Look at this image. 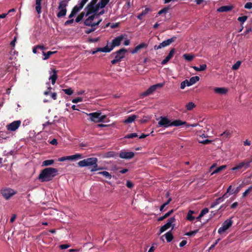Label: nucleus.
<instances>
[{
	"label": "nucleus",
	"mask_w": 252,
	"mask_h": 252,
	"mask_svg": "<svg viewBox=\"0 0 252 252\" xmlns=\"http://www.w3.org/2000/svg\"><path fill=\"white\" fill-rule=\"evenodd\" d=\"M98 158H88L80 160L78 163L80 167H88L91 172L99 171L103 168L99 166L97 164Z\"/></svg>",
	"instance_id": "f257e3e1"
},
{
	"label": "nucleus",
	"mask_w": 252,
	"mask_h": 252,
	"mask_svg": "<svg viewBox=\"0 0 252 252\" xmlns=\"http://www.w3.org/2000/svg\"><path fill=\"white\" fill-rule=\"evenodd\" d=\"M58 174V170L57 168H46L42 169L40 174H39L38 178L41 182H50Z\"/></svg>",
	"instance_id": "f03ea898"
},
{
	"label": "nucleus",
	"mask_w": 252,
	"mask_h": 252,
	"mask_svg": "<svg viewBox=\"0 0 252 252\" xmlns=\"http://www.w3.org/2000/svg\"><path fill=\"white\" fill-rule=\"evenodd\" d=\"M184 124H187L186 122H183L181 120H176L173 122L167 119V117L161 116L158 122L159 127H168L170 126H180Z\"/></svg>",
	"instance_id": "7ed1b4c3"
},
{
	"label": "nucleus",
	"mask_w": 252,
	"mask_h": 252,
	"mask_svg": "<svg viewBox=\"0 0 252 252\" xmlns=\"http://www.w3.org/2000/svg\"><path fill=\"white\" fill-rule=\"evenodd\" d=\"M90 117V120L95 123L103 122L104 121L106 116L102 115V113L100 111H96L94 113H91L88 114Z\"/></svg>",
	"instance_id": "20e7f679"
},
{
	"label": "nucleus",
	"mask_w": 252,
	"mask_h": 252,
	"mask_svg": "<svg viewBox=\"0 0 252 252\" xmlns=\"http://www.w3.org/2000/svg\"><path fill=\"white\" fill-rule=\"evenodd\" d=\"M127 50L125 48H121V49L117 51L113 54H116L115 59L111 61V63L113 64H116L117 63L121 61L122 59L124 58L126 53Z\"/></svg>",
	"instance_id": "39448f33"
},
{
	"label": "nucleus",
	"mask_w": 252,
	"mask_h": 252,
	"mask_svg": "<svg viewBox=\"0 0 252 252\" xmlns=\"http://www.w3.org/2000/svg\"><path fill=\"white\" fill-rule=\"evenodd\" d=\"M163 86V83H158L155 85H153L150 87L146 91L142 93L141 96L142 97L145 96H147V95L151 94L154 93V92L156 91V90L158 88H161Z\"/></svg>",
	"instance_id": "423d86ee"
},
{
	"label": "nucleus",
	"mask_w": 252,
	"mask_h": 252,
	"mask_svg": "<svg viewBox=\"0 0 252 252\" xmlns=\"http://www.w3.org/2000/svg\"><path fill=\"white\" fill-rule=\"evenodd\" d=\"M233 224V221L231 218L226 219L225 221L222 224L221 226L219 228L218 233L220 234H222L225 232L226 230L229 228Z\"/></svg>",
	"instance_id": "0eeeda50"
},
{
	"label": "nucleus",
	"mask_w": 252,
	"mask_h": 252,
	"mask_svg": "<svg viewBox=\"0 0 252 252\" xmlns=\"http://www.w3.org/2000/svg\"><path fill=\"white\" fill-rule=\"evenodd\" d=\"M252 159L250 160H243L231 168V170L232 171H237V170L242 169L243 167L245 169L249 168L251 166V163H252Z\"/></svg>",
	"instance_id": "6e6552de"
},
{
	"label": "nucleus",
	"mask_w": 252,
	"mask_h": 252,
	"mask_svg": "<svg viewBox=\"0 0 252 252\" xmlns=\"http://www.w3.org/2000/svg\"><path fill=\"white\" fill-rule=\"evenodd\" d=\"M16 42V36H15L13 38L12 41L10 42V45L13 47V48L11 49L9 54V59L11 61L13 60V61L11 62V63H14L15 60H16V50L14 49L15 46V42Z\"/></svg>",
	"instance_id": "1a4fd4ad"
},
{
	"label": "nucleus",
	"mask_w": 252,
	"mask_h": 252,
	"mask_svg": "<svg viewBox=\"0 0 252 252\" xmlns=\"http://www.w3.org/2000/svg\"><path fill=\"white\" fill-rule=\"evenodd\" d=\"M176 220V219L174 217H171L169 218L166 223L164 224L162 226L160 227L159 229V233H162L167 229H169L170 227H171L172 224L174 223V222Z\"/></svg>",
	"instance_id": "9d476101"
},
{
	"label": "nucleus",
	"mask_w": 252,
	"mask_h": 252,
	"mask_svg": "<svg viewBox=\"0 0 252 252\" xmlns=\"http://www.w3.org/2000/svg\"><path fill=\"white\" fill-rule=\"evenodd\" d=\"M134 153L132 152H126L125 150L121 151L119 154V157L122 158L130 159L134 157Z\"/></svg>",
	"instance_id": "9b49d317"
},
{
	"label": "nucleus",
	"mask_w": 252,
	"mask_h": 252,
	"mask_svg": "<svg viewBox=\"0 0 252 252\" xmlns=\"http://www.w3.org/2000/svg\"><path fill=\"white\" fill-rule=\"evenodd\" d=\"M15 193V191L13 189L9 188L4 189L1 191L3 196L6 199H8L11 196L14 195Z\"/></svg>",
	"instance_id": "f8f14e48"
},
{
	"label": "nucleus",
	"mask_w": 252,
	"mask_h": 252,
	"mask_svg": "<svg viewBox=\"0 0 252 252\" xmlns=\"http://www.w3.org/2000/svg\"><path fill=\"white\" fill-rule=\"evenodd\" d=\"M47 85L48 86L47 89L46 91L44 92V94L45 95L50 94L52 99L56 100L57 99V93L51 92V90L52 88L50 85L49 83H47Z\"/></svg>",
	"instance_id": "ddd939ff"
},
{
	"label": "nucleus",
	"mask_w": 252,
	"mask_h": 252,
	"mask_svg": "<svg viewBox=\"0 0 252 252\" xmlns=\"http://www.w3.org/2000/svg\"><path fill=\"white\" fill-rule=\"evenodd\" d=\"M124 39V36H123V34L115 37V38L113 39L111 44L112 49L115 47H117V46H119L121 43L122 40H123Z\"/></svg>",
	"instance_id": "4468645a"
},
{
	"label": "nucleus",
	"mask_w": 252,
	"mask_h": 252,
	"mask_svg": "<svg viewBox=\"0 0 252 252\" xmlns=\"http://www.w3.org/2000/svg\"><path fill=\"white\" fill-rule=\"evenodd\" d=\"M177 37L174 36L171 38L165 40L164 41L159 44L160 48L167 47V46L169 45L170 44H172V42L175 41Z\"/></svg>",
	"instance_id": "2eb2a0df"
},
{
	"label": "nucleus",
	"mask_w": 252,
	"mask_h": 252,
	"mask_svg": "<svg viewBox=\"0 0 252 252\" xmlns=\"http://www.w3.org/2000/svg\"><path fill=\"white\" fill-rule=\"evenodd\" d=\"M175 52V49L174 48H173L171 49V50L169 51V54L167 55V56H166L164 59H163L161 63L163 65L167 63V62H169V60L172 59L174 56V54Z\"/></svg>",
	"instance_id": "dca6fc26"
},
{
	"label": "nucleus",
	"mask_w": 252,
	"mask_h": 252,
	"mask_svg": "<svg viewBox=\"0 0 252 252\" xmlns=\"http://www.w3.org/2000/svg\"><path fill=\"white\" fill-rule=\"evenodd\" d=\"M10 132L0 131V143L4 142L10 138Z\"/></svg>",
	"instance_id": "f3484780"
},
{
	"label": "nucleus",
	"mask_w": 252,
	"mask_h": 252,
	"mask_svg": "<svg viewBox=\"0 0 252 252\" xmlns=\"http://www.w3.org/2000/svg\"><path fill=\"white\" fill-rule=\"evenodd\" d=\"M94 6L93 3L91 1L90 3L88 4L86 7L85 9L87 10L86 16H88L91 14V13L94 12Z\"/></svg>",
	"instance_id": "a211bd4d"
},
{
	"label": "nucleus",
	"mask_w": 252,
	"mask_h": 252,
	"mask_svg": "<svg viewBox=\"0 0 252 252\" xmlns=\"http://www.w3.org/2000/svg\"><path fill=\"white\" fill-rule=\"evenodd\" d=\"M147 46L148 45L146 43H144V42H143L142 43H141L138 45H137L135 48L134 49H133V50H132L131 51V53H133V54H134V53H137V52L139 50H141V49L142 48H147Z\"/></svg>",
	"instance_id": "6ab92c4d"
},
{
	"label": "nucleus",
	"mask_w": 252,
	"mask_h": 252,
	"mask_svg": "<svg viewBox=\"0 0 252 252\" xmlns=\"http://www.w3.org/2000/svg\"><path fill=\"white\" fill-rule=\"evenodd\" d=\"M233 9L232 6L225 5L220 7L218 9V12H228L230 11Z\"/></svg>",
	"instance_id": "aec40b11"
},
{
	"label": "nucleus",
	"mask_w": 252,
	"mask_h": 252,
	"mask_svg": "<svg viewBox=\"0 0 252 252\" xmlns=\"http://www.w3.org/2000/svg\"><path fill=\"white\" fill-rule=\"evenodd\" d=\"M52 72H53V74L50 76L49 79L51 80V83L53 85H54V84L56 83L58 78V75L57 74V71L56 69H54L52 70Z\"/></svg>",
	"instance_id": "412c9836"
},
{
	"label": "nucleus",
	"mask_w": 252,
	"mask_h": 252,
	"mask_svg": "<svg viewBox=\"0 0 252 252\" xmlns=\"http://www.w3.org/2000/svg\"><path fill=\"white\" fill-rule=\"evenodd\" d=\"M214 90L215 93L220 94H226L228 91L227 89L224 88H214Z\"/></svg>",
	"instance_id": "4be33fe9"
},
{
	"label": "nucleus",
	"mask_w": 252,
	"mask_h": 252,
	"mask_svg": "<svg viewBox=\"0 0 252 252\" xmlns=\"http://www.w3.org/2000/svg\"><path fill=\"white\" fill-rule=\"evenodd\" d=\"M94 18V15H90V17H88V18L84 21V25L85 26H91Z\"/></svg>",
	"instance_id": "5701e85b"
},
{
	"label": "nucleus",
	"mask_w": 252,
	"mask_h": 252,
	"mask_svg": "<svg viewBox=\"0 0 252 252\" xmlns=\"http://www.w3.org/2000/svg\"><path fill=\"white\" fill-rule=\"evenodd\" d=\"M6 127H7V130L9 131V132L11 133V131H15L16 130V121H13L11 124L8 125L6 126ZM10 135H11V136L13 135V134H10Z\"/></svg>",
	"instance_id": "b1692460"
},
{
	"label": "nucleus",
	"mask_w": 252,
	"mask_h": 252,
	"mask_svg": "<svg viewBox=\"0 0 252 252\" xmlns=\"http://www.w3.org/2000/svg\"><path fill=\"white\" fill-rule=\"evenodd\" d=\"M82 158V155L81 154H75L71 156H67L65 157V160H75L76 158Z\"/></svg>",
	"instance_id": "393cba45"
},
{
	"label": "nucleus",
	"mask_w": 252,
	"mask_h": 252,
	"mask_svg": "<svg viewBox=\"0 0 252 252\" xmlns=\"http://www.w3.org/2000/svg\"><path fill=\"white\" fill-rule=\"evenodd\" d=\"M41 1L42 0H35V10L39 14L41 13Z\"/></svg>",
	"instance_id": "a878e982"
},
{
	"label": "nucleus",
	"mask_w": 252,
	"mask_h": 252,
	"mask_svg": "<svg viewBox=\"0 0 252 252\" xmlns=\"http://www.w3.org/2000/svg\"><path fill=\"white\" fill-rule=\"evenodd\" d=\"M199 80V77L198 76H194V77H191L189 80V86L193 85V84L196 83Z\"/></svg>",
	"instance_id": "bb28decb"
},
{
	"label": "nucleus",
	"mask_w": 252,
	"mask_h": 252,
	"mask_svg": "<svg viewBox=\"0 0 252 252\" xmlns=\"http://www.w3.org/2000/svg\"><path fill=\"white\" fill-rule=\"evenodd\" d=\"M194 211L192 210H189V212L188 213L187 216V219L190 221H192L194 220L195 218L194 216H192L193 214H194Z\"/></svg>",
	"instance_id": "cd10ccee"
},
{
	"label": "nucleus",
	"mask_w": 252,
	"mask_h": 252,
	"mask_svg": "<svg viewBox=\"0 0 252 252\" xmlns=\"http://www.w3.org/2000/svg\"><path fill=\"white\" fill-rule=\"evenodd\" d=\"M164 236L166 238L167 242L168 243L171 242L174 238L171 231L166 232V233L164 234Z\"/></svg>",
	"instance_id": "c85d7f7f"
},
{
	"label": "nucleus",
	"mask_w": 252,
	"mask_h": 252,
	"mask_svg": "<svg viewBox=\"0 0 252 252\" xmlns=\"http://www.w3.org/2000/svg\"><path fill=\"white\" fill-rule=\"evenodd\" d=\"M137 116H136V115H132V116H128L127 117V118H126V119H125L124 120V122L125 123H131L132 122H133L135 120V119H136V118H137Z\"/></svg>",
	"instance_id": "c756f323"
},
{
	"label": "nucleus",
	"mask_w": 252,
	"mask_h": 252,
	"mask_svg": "<svg viewBox=\"0 0 252 252\" xmlns=\"http://www.w3.org/2000/svg\"><path fill=\"white\" fill-rule=\"evenodd\" d=\"M193 67L196 71H203V70H205L207 68V65L206 64H202L200 65L199 67L193 66Z\"/></svg>",
	"instance_id": "7c9ffc66"
},
{
	"label": "nucleus",
	"mask_w": 252,
	"mask_h": 252,
	"mask_svg": "<svg viewBox=\"0 0 252 252\" xmlns=\"http://www.w3.org/2000/svg\"><path fill=\"white\" fill-rule=\"evenodd\" d=\"M98 174L103 175L104 177H105V178H107L109 180H110L112 178L111 174H110V173L108 172V171H104L98 172Z\"/></svg>",
	"instance_id": "2f4dec72"
},
{
	"label": "nucleus",
	"mask_w": 252,
	"mask_h": 252,
	"mask_svg": "<svg viewBox=\"0 0 252 252\" xmlns=\"http://www.w3.org/2000/svg\"><path fill=\"white\" fill-rule=\"evenodd\" d=\"M226 165H221V166H219L218 168L215 169V170L214 171H213L211 174L213 175L214 174H216V173H219L220 172H221V171H222V170L226 169Z\"/></svg>",
	"instance_id": "473e14b6"
},
{
	"label": "nucleus",
	"mask_w": 252,
	"mask_h": 252,
	"mask_svg": "<svg viewBox=\"0 0 252 252\" xmlns=\"http://www.w3.org/2000/svg\"><path fill=\"white\" fill-rule=\"evenodd\" d=\"M60 10L58 12L57 16L58 18H60L62 17H63L66 14L67 9H59Z\"/></svg>",
	"instance_id": "72a5a7b5"
},
{
	"label": "nucleus",
	"mask_w": 252,
	"mask_h": 252,
	"mask_svg": "<svg viewBox=\"0 0 252 252\" xmlns=\"http://www.w3.org/2000/svg\"><path fill=\"white\" fill-rule=\"evenodd\" d=\"M109 1L110 0H100L98 2V6H100V8H104Z\"/></svg>",
	"instance_id": "f704fd0d"
},
{
	"label": "nucleus",
	"mask_w": 252,
	"mask_h": 252,
	"mask_svg": "<svg viewBox=\"0 0 252 252\" xmlns=\"http://www.w3.org/2000/svg\"><path fill=\"white\" fill-rule=\"evenodd\" d=\"M67 6V0H63L60 2L59 5L58 6V9H66V6Z\"/></svg>",
	"instance_id": "c9c22d12"
},
{
	"label": "nucleus",
	"mask_w": 252,
	"mask_h": 252,
	"mask_svg": "<svg viewBox=\"0 0 252 252\" xmlns=\"http://www.w3.org/2000/svg\"><path fill=\"white\" fill-rule=\"evenodd\" d=\"M54 162V160H53V159L45 160L43 161V162L42 163V166H47L52 165V164H53Z\"/></svg>",
	"instance_id": "e433bc0d"
},
{
	"label": "nucleus",
	"mask_w": 252,
	"mask_h": 252,
	"mask_svg": "<svg viewBox=\"0 0 252 252\" xmlns=\"http://www.w3.org/2000/svg\"><path fill=\"white\" fill-rule=\"evenodd\" d=\"M54 51H48L47 53H45L44 52V51H42V53L44 55V58H43V60H47L49 58V57H50V56L52 55V54H54Z\"/></svg>",
	"instance_id": "4c0bfd02"
},
{
	"label": "nucleus",
	"mask_w": 252,
	"mask_h": 252,
	"mask_svg": "<svg viewBox=\"0 0 252 252\" xmlns=\"http://www.w3.org/2000/svg\"><path fill=\"white\" fill-rule=\"evenodd\" d=\"M222 202V198L221 197H220L219 198H217L215 201L213 202L211 205V208H214L215 206L219 204L220 202Z\"/></svg>",
	"instance_id": "58836bf2"
},
{
	"label": "nucleus",
	"mask_w": 252,
	"mask_h": 252,
	"mask_svg": "<svg viewBox=\"0 0 252 252\" xmlns=\"http://www.w3.org/2000/svg\"><path fill=\"white\" fill-rule=\"evenodd\" d=\"M112 48L111 46L110 48H108V46L106 45L105 47L103 48H99V51L104 52L105 53H108V52H110V51L112 50Z\"/></svg>",
	"instance_id": "ea45409f"
},
{
	"label": "nucleus",
	"mask_w": 252,
	"mask_h": 252,
	"mask_svg": "<svg viewBox=\"0 0 252 252\" xmlns=\"http://www.w3.org/2000/svg\"><path fill=\"white\" fill-rule=\"evenodd\" d=\"M85 14L84 12H82L80 14L78 15L77 18L75 19V22L77 23H79L82 20H83L84 16Z\"/></svg>",
	"instance_id": "a19ab883"
},
{
	"label": "nucleus",
	"mask_w": 252,
	"mask_h": 252,
	"mask_svg": "<svg viewBox=\"0 0 252 252\" xmlns=\"http://www.w3.org/2000/svg\"><path fill=\"white\" fill-rule=\"evenodd\" d=\"M184 58L187 61H192L194 58V56L191 55H189V54H185L183 55Z\"/></svg>",
	"instance_id": "79ce46f5"
},
{
	"label": "nucleus",
	"mask_w": 252,
	"mask_h": 252,
	"mask_svg": "<svg viewBox=\"0 0 252 252\" xmlns=\"http://www.w3.org/2000/svg\"><path fill=\"white\" fill-rule=\"evenodd\" d=\"M195 106V105L194 103L192 102L188 103L186 105V107L187 110H191V109L194 108Z\"/></svg>",
	"instance_id": "37998d69"
},
{
	"label": "nucleus",
	"mask_w": 252,
	"mask_h": 252,
	"mask_svg": "<svg viewBox=\"0 0 252 252\" xmlns=\"http://www.w3.org/2000/svg\"><path fill=\"white\" fill-rule=\"evenodd\" d=\"M241 63H242L241 61H237L235 63H234L233 65H232V69L233 70H237V69H239Z\"/></svg>",
	"instance_id": "c03bdc74"
},
{
	"label": "nucleus",
	"mask_w": 252,
	"mask_h": 252,
	"mask_svg": "<svg viewBox=\"0 0 252 252\" xmlns=\"http://www.w3.org/2000/svg\"><path fill=\"white\" fill-rule=\"evenodd\" d=\"M252 190V186H251L249 187V188H248V189L245 191H244L243 193L242 197H246L247 195H248V194L249 193H251Z\"/></svg>",
	"instance_id": "a18cd8bd"
},
{
	"label": "nucleus",
	"mask_w": 252,
	"mask_h": 252,
	"mask_svg": "<svg viewBox=\"0 0 252 252\" xmlns=\"http://www.w3.org/2000/svg\"><path fill=\"white\" fill-rule=\"evenodd\" d=\"M186 86H189L188 80H185L181 82L180 84V88L181 89H185Z\"/></svg>",
	"instance_id": "49530a36"
},
{
	"label": "nucleus",
	"mask_w": 252,
	"mask_h": 252,
	"mask_svg": "<svg viewBox=\"0 0 252 252\" xmlns=\"http://www.w3.org/2000/svg\"><path fill=\"white\" fill-rule=\"evenodd\" d=\"M248 18V17L247 15H244L243 16L238 17L237 20L240 22L241 24H242L245 22V21L247 20Z\"/></svg>",
	"instance_id": "de8ad7c7"
},
{
	"label": "nucleus",
	"mask_w": 252,
	"mask_h": 252,
	"mask_svg": "<svg viewBox=\"0 0 252 252\" xmlns=\"http://www.w3.org/2000/svg\"><path fill=\"white\" fill-rule=\"evenodd\" d=\"M63 91L64 93L65 94H66L68 95L72 94L73 93V90H72L71 88L63 89Z\"/></svg>",
	"instance_id": "09e8293b"
},
{
	"label": "nucleus",
	"mask_w": 252,
	"mask_h": 252,
	"mask_svg": "<svg viewBox=\"0 0 252 252\" xmlns=\"http://www.w3.org/2000/svg\"><path fill=\"white\" fill-rule=\"evenodd\" d=\"M88 1V0H81L80 2L78 4V5L80 10L82 9L85 3Z\"/></svg>",
	"instance_id": "8fccbe9b"
},
{
	"label": "nucleus",
	"mask_w": 252,
	"mask_h": 252,
	"mask_svg": "<svg viewBox=\"0 0 252 252\" xmlns=\"http://www.w3.org/2000/svg\"><path fill=\"white\" fill-rule=\"evenodd\" d=\"M15 10L14 8H12L9 10L7 13H3L2 14H0V18H4L8 14L10 13L11 12H15Z\"/></svg>",
	"instance_id": "3c124183"
},
{
	"label": "nucleus",
	"mask_w": 252,
	"mask_h": 252,
	"mask_svg": "<svg viewBox=\"0 0 252 252\" xmlns=\"http://www.w3.org/2000/svg\"><path fill=\"white\" fill-rule=\"evenodd\" d=\"M147 9H145L143 11H142L140 14H139L138 15H137V18L138 19H139V20H142V18L143 17V16L145 15L146 14H147Z\"/></svg>",
	"instance_id": "603ef678"
},
{
	"label": "nucleus",
	"mask_w": 252,
	"mask_h": 252,
	"mask_svg": "<svg viewBox=\"0 0 252 252\" xmlns=\"http://www.w3.org/2000/svg\"><path fill=\"white\" fill-rule=\"evenodd\" d=\"M138 136V135L136 133H131L130 134H128L126 136H125V138H135V137Z\"/></svg>",
	"instance_id": "864d4df0"
},
{
	"label": "nucleus",
	"mask_w": 252,
	"mask_h": 252,
	"mask_svg": "<svg viewBox=\"0 0 252 252\" xmlns=\"http://www.w3.org/2000/svg\"><path fill=\"white\" fill-rule=\"evenodd\" d=\"M198 232V229H196L193 231L188 232L185 234V235H187V236H189V237H191V236H194V235H195L197 233V232Z\"/></svg>",
	"instance_id": "5fc2aeb1"
},
{
	"label": "nucleus",
	"mask_w": 252,
	"mask_h": 252,
	"mask_svg": "<svg viewBox=\"0 0 252 252\" xmlns=\"http://www.w3.org/2000/svg\"><path fill=\"white\" fill-rule=\"evenodd\" d=\"M168 9L169 8H167V7H164V8L159 10V11L158 13V14L161 15L162 14H165V13H166L167 12Z\"/></svg>",
	"instance_id": "6e6d98bb"
},
{
	"label": "nucleus",
	"mask_w": 252,
	"mask_h": 252,
	"mask_svg": "<svg viewBox=\"0 0 252 252\" xmlns=\"http://www.w3.org/2000/svg\"><path fill=\"white\" fill-rule=\"evenodd\" d=\"M209 212V210L208 208H204L203 210L200 212V216L203 217L205 215V214L208 213Z\"/></svg>",
	"instance_id": "4d7b16f0"
},
{
	"label": "nucleus",
	"mask_w": 252,
	"mask_h": 252,
	"mask_svg": "<svg viewBox=\"0 0 252 252\" xmlns=\"http://www.w3.org/2000/svg\"><path fill=\"white\" fill-rule=\"evenodd\" d=\"M72 10L75 15H76L77 12L80 10L79 6L78 5L74 6L72 8Z\"/></svg>",
	"instance_id": "13d9d810"
},
{
	"label": "nucleus",
	"mask_w": 252,
	"mask_h": 252,
	"mask_svg": "<svg viewBox=\"0 0 252 252\" xmlns=\"http://www.w3.org/2000/svg\"><path fill=\"white\" fill-rule=\"evenodd\" d=\"M83 100V98L81 97H76V98H74L72 100V102L73 103H78L79 102H82Z\"/></svg>",
	"instance_id": "bf43d9fd"
},
{
	"label": "nucleus",
	"mask_w": 252,
	"mask_h": 252,
	"mask_svg": "<svg viewBox=\"0 0 252 252\" xmlns=\"http://www.w3.org/2000/svg\"><path fill=\"white\" fill-rule=\"evenodd\" d=\"M244 8L248 9L252 8V2H247L244 5Z\"/></svg>",
	"instance_id": "052dcab7"
},
{
	"label": "nucleus",
	"mask_w": 252,
	"mask_h": 252,
	"mask_svg": "<svg viewBox=\"0 0 252 252\" xmlns=\"http://www.w3.org/2000/svg\"><path fill=\"white\" fill-rule=\"evenodd\" d=\"M126 186L128 188H132L133 184L132 182L130 181V180H128L126 183Z\"/></svg>",
	"instance_id": "680f3d73"
},
{
	"label": "nucleus",
	"mask_w": 252,
	"mask_h": 252,
	"mask_svg": "<svg viewBox=\"0 0 252 252\" xmlns=\"http://www.w3.org/2000/svg\"><path fill=\"white\" fill-rule=\"evenodd\" d=\"M168 214H167L166 213V214H165L164 215H163L162 216H161L160 217L158 218V221H162L165 219L168 218Z\"/></svg>",
	"instance_id": "e2e57ef3"
},
{
	"label": "nucleus",
	"mask_w": 252,
	"mask_h": 252,
	"mask_svg": "<svg viewBox=\"0 0 252 252\" xmlns=\"http://www.w3.org/2000/svg\"><path fill=\"white\" fill-rule=\"evenodd\" d=\"M101 21H102V20H101V19H100V20H98V21H97V22H96V23H93L92 24V25L91 26V27H92V28H95V27H96V26H97L99 25V24L100 23V22H101Z\"/></svg>",
	"instance_id": "0e129e2a"
},
{
	"label": "nucleus",
	"mask_w": 252,
	"mask_h": 252,
	"mask_svg": "<svg viewBox=\"0 0 252 252\" xmlns=\"http://www.w3.org/2000/svg\"><path fill=\"white\" fill-rule=\"evenodd\" d=\"M74 21V20L73 19H69V20H68L64 22V25L65 26L69 25V24H72V23H73Z\"/></svg>",
	"instance_id": "69168bd1"
},
{
	"label": "nucleus",
	"mask_w": 252,
	"mask_h": 252,
	"mask_svg": "<svg viewBox=\"0 0 252 252\" xmlns=\"http://www.w3.org/2000/svg\"><path fill=\"white\" fill-rule=\"evenodd\" d=\"M211 142H212L211 140H208V139H206L205 140L200 141V143H202L203 144H208L211 143Z\"/></svg>",
	"instance_id": "338daca9"
},
{
	"label": "nucleus",
	"mask_w": 252,
	"mask_h": 252,
	"mask_svg": "<svg viewBox=\"0 0 252 252\" xmlns=\"http://www.w3.org/2000/svg\"><path fill=\"white\" fill-rule=\"evenodd\" d=\"M96 28H93L88 29V30L85 31V33L86 34H89L90 33H92V32L94 31L95 30Z\"/></svg>",
	"instance_id": "774afa93"
}]
</instances>
